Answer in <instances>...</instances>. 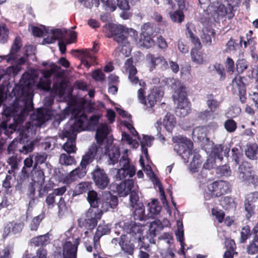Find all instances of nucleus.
Wrapping results in <instances>:
<instances>
[{"instance_id": "obj_1", "label": "nucleus", "mask_w": 258, "mask_h": 258, "mask_svg": "<svg viewBox=\"0 0 258 258\" xmlns=\"http://www.w3.org/2000/svg\"><path fill=\"white\" fill-rule=\"evenodd\" d=\"M37 78L35 71L24 73L19 84L13 89L10 96L15 97L14 102L9 106H4L3 113L7 121L12 118L14 123L8 124L7 122H2L1 134L3 133L10 137L14 131L21 128V124L33 108L32 86Z\"/></svg>"}, {"instance_id": "obj_2", "label": "nucleus", "mask_w": 258, "mask_h": 258, "mask_svg": "<svg viewBox=\"0 0 258 258\" xmlns=\"http://www.w3.org/2000/svg\"><path fill=\"white\" fill-rule=\"evenodd\" d=\"M124 69L126 73H128V79L131 83L137 84L139 83L141 87L138 91V97L141 103L144 105V109L148 110L149 113H152V108L155 105L158 99H159L163 95V93L157 88H154L148 95L147 98L144 97V87L145 83L139 80L135 76L137 71L136 67L133 64L132 58H128L125 62Z\"/></svg>"}, {"instance_id": "obj_3", "label": "nucleus", "mask_w": 258, "mask_h": 258, "mask_svg": "<svg viewBox=\"0 0 258 258\" xmlns=\"http://www.w3.org/2000/svg\"><path fill=\"white\" fill-rule=\"evenodd\" d=\"M172 141L176 144L174 146V150L181 156L184 163L188 162L190 156L193 155L189 165V170L191 172H198L202 162L201 156L195 151H192V142L187 138L181 136L173 137Z\"/></svg>"}, {"instance_id": "obj_4", "label": "nucleus", "mask_w": 258, "mask_h": 258, "mask_svg": "<svg viewBox=\"0 0 258 258\" xmlns=\"http://www.w3.org/2000/svg\"><path fill=\"white\" fill-rule=\"evenodd\" d=\"M166 82L170 83L171 88L175 90L172 97L174 101H177L176 115L180 117L186 116L191 110V105L186 97L185 87L178 79H166Z\"/></svg>"}, {"instance_id": "obj_5", "label": "nucleus", "mask_w": 258, "mask_h": 258, "mask_svg": "<svg viewBox=\"0 0 258 258\" xmlns=\"http://www.w3.org/2000/svg\"><path fill=\"white\" fill-rule=\"evenodd\" d=\"M49 70H44L42 71L41 73L42 77L40 79L39 83L37 84V88L42 90L49 91L51 90L55 95L62 96L64 92V87L63 82L61 80L55 82L52 89L50 87V81L49 78L52 74L58 70L59 67L54 63L49 64Z\"/></svg>"}, {"instance_id": "obj_6", "label": "nucleus", "mask_w": 258, "mask_h": 258, "mask_svg": "<svg viewBox=\"0 0 258 258\" xmlns=\"http://www.w3.org/2000/svg\"><path fill=\"white\" fill-rule=\"evenodd\" d=\"M83 121L74 126L73 121H69L59 134L61 138H67V141L63 144L62 148L69 154L75 153L76 151L75 140L77 133L80 132V127L83 124Z\"/></svg>"}, {"instance_id": "obj_7", "label": "nucleus", "mask_w": 258, "mask_h": 258, "mask_svg": "<svg viewBox=\"0 0 258 258\" xmlns=\"http://www.w3.org/2000/svg\"><path fill=\"white\" fill-rule=\"evenodd\" d=\"M144 229L143 226L134 222L130 223H125L123 227V230L130 235V238L132 241L138 243V246L140 249L144 248L149 251L150 245L145 243L144 241L145 238L142 234Z\"/></svg>"}, {"instance_id": "obj_8", "label": "nucleus", "mask_w": 258, "mask_h": 258, "mask_svg": "<svg viewBox=\"0 0 258 258\" xmlns=\"http://www.w3.org/2000/svg\"><path fill=\"white\" fill-rule=\"evenodd\" d=\"M230 187L227 181H216L207 186L205 189L204 198L205 200H208L213 197H219L229 192Z\"/></svg>"}, {"instance_id": "obj_9", "label": "nucleus", "mask_w": 258, "mask_h": 258, "mask_svg": "<svg viewBox=\"0 0 258 258\" xmlns=\"http://www.w3.org/2000/svg\"><path fill=\"white\" fill-rule=\"evenodd\" d=\"M127 151V150L124 151L125 154L121 156L119 160L120 168L117 170L116 173L114 176L116 180H121L127 176L132 177L136 173L135 167L131 163L130 159L126 154Z\"/></svg>"}, {"instance_id": "obj_10", "label": "nucleus", "mask_w": 258, "mask_h": 258, "mask_svg": "<svg viewBox=\"0 0 258 258\" xmlns=\"http://www.w3.org/2000/svg\"><path fill=\"white\" fill-rule=\"evenodd\" d=\"M72 115L74 119H71L70 121H73V125L76 126L78 123H82L83 121V124L80 127L81 131L86 130H94L99 122L100 117L98 115H93L90 117L89 120H88L87 116L79 110H74L72 112Z\"/></svg>"}, {"instance_id": "obj_11", "label": "nucleus", "mask_w": 258, "mask_h": 258, "mask_svg": "<svg viewBox=\"0 0 258 258\" xmlns=\"http://www.w3.org/2000/svg\"><path fill=\"white\" fill-rule=\"evenodd\" d=\"M116 191L120 197H125L130 194V201L132 203L137 202L139 199L138 186L133 179H127L116 185Z\"/></svg>"}, {"instance_id": "obj_12", "label": "nucleus", "mask_w": 258, "mask_h": 258, "mask_svg": "<svg viewBox=\"0 0 258 258\" xmlns=\"http://www.w3.org/2000/svg\"><path fill=\"white\" fill-rule=\"evenodd\" d=\"M49 119V115L43 109H38L30 116L31 121L27 122L23 127L25 132L34 133L35 127L41 126L46 120Z\"/></svg>"}, {"instance_id": "obj_13", "label": "nucleus", "mask_w": 258, "mask_h": 258, "mask_svg": "<svg viewBox=\"0 0 258 258\" xmlns=\"http://www.w3.org/2000/svg\"><path fill=\"white\" fill-rule=\"evenodd\" d=\"M211 8L209 13H211L215 18L216 16L217 18L227 16L228 19H231L234 17V12L236 11L231 7L228 6L227 8L224 5L219 3L214 4Z\"/></svg>"}, {"instance_id": "obj_14", "label": "nucleus", "mask_w": 258, "mask_h": 258, "mask_svg": "<svg viewBox=\"0 0 258 258\" xmlns=\"http://www.w3.org/2000/svg\"><path fill=\"white\" fill-rule=\"evenodd\" d=\"M68 238L63 245L62 254L63 258H77L78 246L79 244V238Z\"/></svg>"}, {"instance_id": "obj_15", "label": "nucleus", "mask_w": 258, "mask_h": 258, "mask_svg": "<svg viewBox=\"0 0 258 258\" xmlns=\"http://www.w3.org/2000/svg\"><path fill=\"white\" fill-rule=\"evenodd\" d=\"M101 208L99 209L102 212H107L110 209L115 208L118 205V198L112 195L110 192H104L102 195L101 202Z\"/></svg>"}, {"instance_id": "obj_16", "label": "nucleus", "mask_w": 258, "mask_h": 258, "mask_svg": "<svg viewBox=\"0 0 258 258\" xmlns=\"http://www.w3.org/2000/svg\"><path fill=\"white\" fill-rule=\"evenodd\" d=\"M95 185L100 189L105 188L109 183V178L103 169L97 168L93 172Z\"/></svg>"}, {"instance_id": "obj_17", "label": "nucleus", "mask_w": 258, "mask_h": 258, "mask_svg": "<svg viewBox=\"0 0 258 258\" xmlns=\"http://www.w3.org/2000/svg\"><path fill=\"white\" fill-rule=\"evenodd\" d=\"M102 212L99 209L90 208L86 213L85 226L89 229H93L97 224V220L100 219Z\"/></svg>"}, {"instance_id": "obj_18", "label": "nucleus", "mask_w": 258, "mask_h": 258, "mask_svg": "<svg viewBox=\"0 0 258 258\" xmlns=\"http://www.w3.org/2000/svg\"><path fill=\"white\" fill-rule=\"evenodd\" d=\"M146 60L150 67V71H153L156 67H159L163 70L168 68L169 65L164 56L158 55L155 56L152 54H148L146 56Z\"/></svg>"}, {"instance_id": "obj_19", "label": "nucleus", "mask_w": 258, "mask_h": 258, "mask_svg": "<svg viewBox=\"0 0 258 258\" xmlns=\"http://www.w3.org/2000/svg\"><path fill=\"white\" fill-rule=\"evenodd\" d=\"M125 30V28L122 25H115L111 28V31L114 34V40L123 46H126V44L128 43L127 33Z\"/></svg>"}, {"instance_id": "obj_20", "label": "nucleus", "mask_w": 258, "mask_h": 258, "mask_svg": "<svg viewBox=\"0 0 258 258\" xmlns=\"http://www.w3.org/2000/svg\"><path fill=\"white\" fill-rule=\"evenodd\" d=\"M110 225L109 224H100L97 227L96 232L93 237L94 247L96 251L99 252L100 250V244L99 240L104 235L110 232Z\"/></svg>"}, {"instance_id": "obj_21", "label": "nucleus", "mask_w": 258, "mask_h": 258, "mask_svg": "<svg viewBox=\"0 0 258 258\" xmlns=\"http://www.w3.org/2000/svg\"><path fill=\"white\" fill-rule=\"evenodd\" d=\"M105 154L108 158V164L114 165L118 162L120 156L119 149L111 144H108L105 147Z\"/></svg>"}, {"instance_id": "obj_22", "label": "nucleus", "mask_w": 258, "mask_h": 258, "mask_svg": "<svg viewBox=\"0 0 258 258\" xmlns=\"http://www.w3.org/2000/svg\"><path fill=\"white\" fill-rule=\"evenodd\" d=\"M32 182L37 184L38 186V192L40 197L42 196L46 192V187L43 186L44 183L45 175L41 170H36L34 171L32 174Z\"/></svg>"}, {"instance_id": "obj_23", "label": "nucleus", "mask_w": 258, "mask_h": 258, "mask_svg": "<svg viewBox=\"0 0 258 258\" xmlns=\"http://www.w3.org/2000/svg\"><path fill=\"white\" fill-rule=\"evenodd\" d=\"M21 40L19 37H17L12 45L11 52L9 55L0 56V62L3 59H6L7 62L12 63L13 61L17 57V53L21 47Z\"/></svg>"}, {"instance_id": "obj_24", "label": "nucleus", "mask_w": 258, "mask_h": 258, "mask_svg": "<svg viewBox=\"0 0 258 258\" xmlns=\"http://www.w3.org/2000/svg\"><path fill=\"white\" fill-rule=\"evenodd\" d=\"M163 226L160 220H155L151 222L149 225L148 232L147 233V239L151 243H155L154 237L157 235V233L161 230Z\"/></svg>"}, {"instance_id": "obj_25", "label": "nucleus", "mask_w": 258, "mask_h": 258, "mask_svg": "<svg viewBox=\"0 0 258 258\" xmlns=\"http://www.w3.org/2000/svg\"><path fill=\"white\" fill-rule=\"evenodd\" d=\"M110 130L106 123H101L96 130L95 138L97 142L102 144L109 135Z\"/></svg>"}, {"instance_id": "obj_26", "label": "nucleus", "mask_w": 258, "mask_h": 258, "mask_svg": "<svg viewBox=\"0 0 258 258\" xmlns=\"http://www.w3.org/2000/svg\"><path fill=\"white\" fill-rule=\"evenodd\" d=\"M130 206L135 209L134 218L135 220H139L140 221L145 219V208L142 202L139 201V198L137 202L132 203L130 202Z\"/></svg>"}, {"instance_id": "obj_27", "label": "nucleus", "mask_w": 258, "mask_h": 258, "mask_svg": "<svg viewBox=\"0 0 258 258\" xmlns=\"http://www.w3.org/2000/svg\"><path fill=\"white\" fill-rule=\"evenodd\" d=\"M97 153V148L95 144H93L88 149V152L83 156L81 163L82 165L86 166L91 163L95 159Z\"/></svg>"}, {"instance_id": "obj_28", "label": "nucleus", "mask_w": 258, "mask_h": 258, "mask_svg": "<svg viewBox=\"0 0 258 258\" xmlns=\"http://www.w3.org/2000/svg\"><path fill=\"white\" fill-rule=\"evenodd\" d=\"M86 167L84 165H82L80 163V166L72 170L67 177V178L70 182L73 181L78 178H81L84 177L86 175Z\"/></svg>"}, {"instance_id": "obj_29", "label": "nucleus", "mask_w": 258, "mask_h": 258, "mask_svg": "<svg viewBox=\"0 0 258 258\" xmlns=\"http://www.w3.org/2000/svg\"><path fill=\"white\" fill-rule=\"evenodd\" d=\"M238 178L245 184H252L254 185H258V176L252 173V171L239 173Z\"/></svg>"}, {"instance_id": "obj_30", "label": "nucleus", "mask_w": 258, "mask_h": 258, "mask_svg": "<svg viewBox=\"0 0 258 258\" xmlns=\"http://www.w3.org/2000/svg\"><path fill=\"white\" fill-rule=\"evenodd\" d=\"M127 234L129 237L128 238L131 239L130 235L128 233ZM125 237L126 236L124 235L121 236L119 240V244L123 251L131 255L134 252V245L133 243L131 242V241H132V240H130V241L124 240Z\"/></svg>"}, {"instance_id": "obj_31", "label": "nucleus", "mask_w": 258, "mask_h": 258, "mask_svg": "<svg viewBox=\"0 0 258 258\" xmlns=\"http://www.w3.org/2000/svg\"><path fill=\"white\" fill-rule=\"evenodd\" d=\"M232 91L234 93L242 95L245 94V88L240 76L236 77L232 81Z\"/></svg>"}, {"instance_id": "obj_32", "label": "nucleus", "mask_w": 258, "mask_h": 258, "mask_svg": "<svg viewBox=\"0 0 258 258\" xmlns=\"http://www.w3.org/2000/svg\"><path fill=\"white\" fill-rule=\"evenodd\" d=\"M230 149L227 147L223 146L221 144L215 145L212 150V153L215 158L218 159L220 161L223 159V156H228Z\"/></svg>"}, {"instance_id": "obj_33", "label": "nucleus", "mask_w": 258, "mask_h": 258, "mask_svg": "<svg viewBox=\"0 0 258 258\" xmlns=\"http://www.w3.org/2000/svg\"><path fill=\"white\" fill-rule=\"evenodd\" d=\"M190 54L191 60L197 64H202L206 62L205 54L198 48H192L191 50Z\"/></svg>"}, {"instance_id": "obj_34", "label": "nucleus", "mask_w": 258, "mask_h": 258, "mask_svg": "<svg viewBox=\"0 0 258 258\" xmlns=\"http://www.w3.org/2000/svg\"><path fill=\"white\" fill-rule=\"evenodd\" d=\"M214 36L215 32L213 29L205 28L202 30L201 39L205 45L210 46L212 45V39L214 38Z\"/></svg>"}, {"instance_id": "obj_35", "label": "nucleus", "mask_w": 258, "mask_h": 258, "mask_svg": "<svg viewBox=\"0 0 258 258\" xmlns=\"http://www.w3.org/2000/svg\"><path fill=\"white\" fill-rule=\"evenodd\" d=\"M138 139L140 141L142 152L145 155L147 159H148V153L147 147L151 146L154 138L151 136L144 135L142 139H140L139 138Z\"/></svg>"}, {"instance_id": "obj_36", "label": "nucleus", "mask_w": 258, "mask_h": 258, "mask_svg": "<svg viewBox=\"0 0 258 258\" xmlns=\"http://www.w3.org/2000/svg\"><path fill=\"white\" fill-rule=\"evenodd\" d=\"M31 244L35 246H43L47 245L50 242L48 233L32 238L30 240Z\"/></svg>"}, {"instance_id": "obj_37", "label": "nucleus", "mask_w": 258, "mask_h": 258, "mask_svg": "<svg viewBox=\"0 0 258 258\" xmlns=\"http://www.w3.org/2000/svg\"><path fill=\"white\" fill-rule=\"evenodd\" d=\"M225 242L227 250L225 252L223 257L232 258L235 253L237 254V252H234V250L236 248L235 242L233 239L226 238Z\"/></svg>"}, {"instance_id": "obj_38", "label": "nucleus", "mask_w": 258, "mask_h": 258, "mask_svg": "<svg viewBox=\"0 0 258 258\" xmlns=\"http://www.w3.org/2000/svg\"><path fill=\"white\" fill-rule=\"evenodd\" d=\"M163 124L167 131L171 132L175 124V118L173 114L167 113L163 119Z\"/></svg>"}, {"instance_id": "obj_39", "label": "nucleus", "mask_w": 258, "mask_h": 258, "mask_svg": "<svg viewBox=\"0 0 258 258\" xmlns=\"http://www.w3.org/2000/svg\"><path fill=\"white\" fill-rule=\"evenodd\" d=\"M149 36H146L142 34H140V38L137 42V44L139 46L144 47L147 48L151 47L154 45V41Z\"/></svg>"}, {"instance_id": "obj_40", "label": "nucleus", "mask_w": 258, "mask_h": 258, "mask_svg": "<svg viewBox=\"0 0 258 258\" xmlns=\"http://www.w3.org/2000/svg\"><path fill=\"white\" fill-rule=\"evenodd\" d=\"M141 34L143 35L153 37L156 35L155 26L151 23H146L141 27Z\"/></svg>"}, {"instance_id": "obj_41", "label": "nucleus", "mask_w": 258, "mask_h": 258, "mask_svg": "<svg viewBox=\"0 0 258 258\" xmlns=\"http://www.w3.org/2000/svg\"><path fill=\"white\" fill-rule=\"evenodd\" d=\"M207 126H198L195 127L192 131V137L194 139H197L198 141L203 140L207 135Z\"/></svg>"}, {"instance_id": "obj_42", "label": "nucleus", "mask_w": 258, "mask_h": 258, "mask_svg": "<svg viewBox=\"0 0 258 258\" xmlns=\"http://www.w3.org/2000/svg\"><path fill=\"white\" fill-rule=\"evenodd\" d=\"M87 200L91 207V208L99 209L98 204L100 202H99V198L96 191L93 190L89 191Z\"/></svg>"}, {"instance_id": "obj_43", "label": "nucleus", "mask_w": 258, "mask_h": 258, "mask_svg": "<svg viewBox=\"0 0 258 258\" xmlns=\"http://www.w3.org/2000/svg\"><path fill=\"white\" fill-rule=\"evenodd\" d=\"M245 155L250 159H256L258 158V145L253 144L248 146L245 150Z\"/></svg>"}, {"instance_id": "obj_44", "label": "nucleus", "mask_w": 258, "mask_h": 258, "mask_svg": "<svg viewBox=\"0 0 258 258\" xmlns=\"http://www.w3.org/2000/svg\"><path fill=\"white\" fill-rule=\"evenodd\" d=\"M46 32L53 35L55 40H58L59 41H62L61 40L66 36L67 31L64 28L53 29L48 30Z\"/></svg>"}, {"instance_id": "obj_45", "label": "nucleus", "mask_w": 258, "mask_h": 258, "mask_svg": "<svg viewBox=\"0 0 258 258\" xmlns=\"http://www.w3.org/2000/svg\"><path fill=\"white\" fill-rule=\"evenodd\" d=\"M148 207L151 214L150 216L151 217L158 214L162 208L161 207L158 205V201L156 199H154L151 203H149Z\"/></svg>"}, {"instance_id": "obj_46", "label": "nucleus", "mask_w": 258, "mask_h": 258, "mask_svg": "<svg viewBox=\"0 0 258 258\" xmlns=\"http://www.w3.org/2000/svg\"><path fill=\"white\" fill-rule=\"evenodd\" d=\"M20 160L16 155H12L7 159V163L11 166V170H9L10 173L14 172L15 170L18 168V164Z\"/></svg>"}, {"instance_id": "obj_47", "label": "nucleus", "mask_w": 258, "mask_h": 258, "mask_svg": "<svg viewBox=\"0 0 258 258\" xmlns=\"http://www.w3.org/2000/svg\"><path fill=\"white\" fill-rule=\"evenodd\" d=\"M232 159L234 162L235 165L240 164L242 162L243 155L240 150L236 148L232 149Z\"/></svg>"}, {"instance_id": "obj_48", "label": "nucleus", "mask_w": 258, "mask_h": 258, "mask_svg": "<svg viewBox=\"0 0 258 258\" xmlns=\"http://www.w3.org/2000/svg\"><path fill=\"white\" fill-rule=\"evenodd\" d=\"M185 10H180L178 9L172 13H170V18L174 22L181 23L184 20L183 11Z\"/></svg>"}, {"instance_id": "obj_49", "label": "nucleus", "mask_w": 258, "mask_h": 258, "mask_svg": "<svg viewBox=\"0 0 258 258\" xmlns=\"http://www.w3.org/2000/svg\"><path fill=\"white\" fill-rule=\"evenodd\" d=\"M80 53L82 55V59H86L89 60H90L92 63H94L95 61V56L91 54L88 50H72V53L74 55H76V53Z\"/></svg>"}, {"instance_id": "obj_50", "label": "nucleus", "mask_w": 258, "mask_h": 258, "mask_svg": "<svg viewBox=\"0 0 258 258\" xmlns=\"http://www.w3.org/2000/svg\"><path fill=\"white\" fill-rule=\"evenodd\" d=\"M59 163L61 165L69 166L74 164L75 163V160L73 157L69 154L63 153L60 156Z\"/></svg>"}, {"instance_id": "obj_51", "label": "nucleus", "mask_w": 258, "mask_h": 258, "mask_svg": "<svg viewBox=\"0 0 258 258\" xmlns=\"http://www.w3.org/2000/svg\"><path fill=\"white\" fill-rule=\"evenodd\" d=\"M57 206L58 210V216L61 217L64 215L68 211V208L64 199L63 197H59V201L57 203Z\"/></svg>"}, {"instance_id": "obj_52", "label": "nucleus", "mask_w": 258, "mask_h": 258, "mask_svg": "<svg viewBox=\"0 0 258 258\" xmlns=\"http://www.w3.org/2000/svg\"><path fill=\"white\" fill-rule=\"evenodd\" d=\"M187 35L191 43L195 45L196 48L200 49L202 47L201 43L199 38L187 26Z\"/></svg>"}, {"instance_id": "obj_53", "label": "nucleus", "mask_w": 258, "mask_h": 258, "mask_svg": "<svg viewBox=\"0 0 258 258\" xmlns=\"http://www.w3.org/2000/svg\"><path fill=\"white\" fill-rule=\"evenodd\" d=\"M44 218V214H40L37 216L35 217L31 221L29 225V229L31 231H36L38 227Z\"/></svg>"}, {"instance_id": "obj_54", "label": "nucleus", "mask_w": 258, "mask_h": 258, "mask_svg": "<svg viewBox=\"0 0 258 258\" xmlns=\"http://www.w3.org/2000/svg\"><path fill=\"white\" fill-rule=\"evenodd\" d=\"M220 102L217 100L213 99L212 95H209L208 96V100H207V105L209 108L211 112L215 111L216 108L219 106Z\"/></svg>"}, {"instance_id": "obj_55", "label": "nucleus", "mask_w": 258, "mask_h": 258, "mask_svg": "<svg viewBox=\"0 0 258 258\" xmlns=\"http://www.w3.org/2000/svg\"><path fill=\"white\" fill-rule=\"evenodd\" d=\"M35 143L34 141H27L26 144L19 148V151L24 154L31 152L34 150Z\"/></svg>"}, {"instance_id": "obj_56", "label": "nucleus", "mask_w": 258, "mask_h": 258, "mask_svg": "<svg viewBox=\"0 0 258 258\" xmlns=\"http://www.w3.org/2000/svg\"><path fill=\"white\" fill-rule=\"evenodd\" d=\"M247 252L250 254H254L258 252V237H254L253 240L248 245ZM256 258H258V255Z\"/></svg>"}, {"instance_id": "obj_57", "label": "nucleus", "mask_w": 258, "mask_h": 258, "mask_svg": "<svg viewBox=\"0 0 258 258\" xmlns=\"http://www.w3.org/2000/svg\"><path fill=\"white\" fill-rule=\"evenodd\" d=\"M224 125L225 128L229 133L234 132L237 128L236 122L232 119L226 120Z\"/></svg>"}, {"instance_id": "obj_58", "label": "nucleus", "mask_w": 258, "mask_h": 258, "mask_svg": "<svg viewBox=\"0 0 258 258\" xmlns=\"http://www.w3.org/2000/svg\"><path fill=\"white\" fill-rule=\"evenodd\" d=\"M24 166L22 169L21 172L25 174L28 175L29 174V171L28 170V169H30L33 166V161L31 156H30L28 158H27L24 161Z\"/></svg>"}, {"instance_id": "obj_59", "label": "nucleus", "mask_w": 258, "mask_h": 258, "mask_svg": "<svg viewBox=\"0 0 258 258\" xmlns=\"http://www.w3.org/2000/svg\"><path fill=\"white\" fill-rule=\"evenodd\" d=\"M255 206L254 205L250 203L247 202L245 201L244 202V209L246 212L245 216L247 219H249L252 215L254 214Z\"/></svg>"}, {"instance_id": "obj_60", "label": "nucleus", "mask_w": 258, "mask_h": 258, "mask_svg": "<svg viewBox=\"0 0 258 258\" xmlns=\"http://www.w3.org/2000/svg\"><path fill=\"white\" fill-rule=\"evenodd\" d=\"M250 227L248 226L243 227L241 230V236L240 242L241 243L244 242L250 235Z\"/></svg>"}, {"instance_id": "obj_61", "label": "nucleus", "mask_w": 258, "mask_h": 258, "mask_svg": "<svg viewBox=\"0 0 258 258\" xmlns=\"http://www.w3.org/2000/svg\"><path fill=\"white\" fill-rule=\"evenodd\" d=\"M47 154L44 153H37L35 156V163L34 168H36L38 164H42L45 162L47 158Z\"/></svg>"}, {"instance_id": "obj_62", "label": "nucleus", "mask_w": 258, "mask_h": 258, "mask_svg": "<svg viewBox=\"0 0 258 258\" xmlns=\"http://www.w3.org/2000/svg\"><path fill=\"white\" fill-rule=\"evenodd\" d=\"M91 184L89 182H83L79 183L76 187V191L79 194L86 192L90 188Z\"/></svg>"}, {"instance_id": "obj_63", "label": "nucleus", "mask_w": 258, "mask_h": 258, "mask_svg": "<svg viewBox=\"0 0 258 258\" xmlns=\"http://www.w3.org/2000/svg\"><path fill=\"white\" fill-rule=\"evenodd\" d=\"M56 196L52 192L48 194L45 199V203L49 209L53 208L54 207Z\"/></svg>"}, {"instance_id": "obj_64", "label": "nucleus", "mask_w": 258, "mask_h": 258, "mask_svg": "<svg viewBox=\"0 0 258 258\" xmlns=\"http://www.w3.org/2000/svg\"><path fill=\"white\" fill-rule=\"evenodd\" d=\"M55 140L54 138H47L43 144V146L45 150H51L55 146Z\"/></svg>"}]
</instances>
